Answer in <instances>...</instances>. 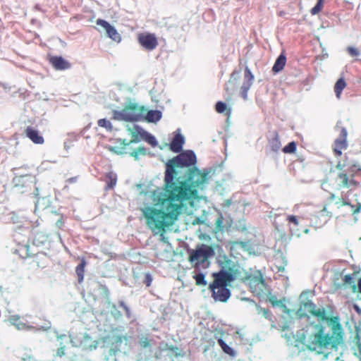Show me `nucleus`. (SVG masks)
Masks as SVG:
<instances>
[{
    "label": "nucleus",
    "mask_w": 361,
    "mask_h": 361,
    "mask_svg": "<svg viewBox=\"0 0 361 361\" xmlns=\"http://www.w3.org/2000/svg\"><path fill=\"white\" fill-rule=\"evenodd\" d=\"M196 161L195 153L187 150L166 163L164 190L171 192V198L183 204L184 201L195 198L197 190L204 188L211 171L198 169L194 166Z\"/></svg>",
    "instance_id": "1"
},
{
    "label": "nucleus",
    "mask_w": 361,
    "mask_h": 361,
    "mask_svg": "<svg viewBox=\"0 0 361 361\" xmlns=\"http://www.w3.org/2000/svg\"><path fill=\"white\" fill-rule=\"evenodd\" d=\"M310 313L322 321H326L327 324H317V331L310 337L309 348L312 350L323 352L329 350H337L338 346L343 343L344 332L338 317H327L324 308L316 309L315 304L311 300L303 302L298 310L300 318L307 316Z\"/></svg>",
    "instance_id": "2"
},
{
    "label": "nucleus",
    "mask_w": 361,
    "mask_h": 361,
    "mask_svg": "<svg viewBox=\"0 0 361 361\" xmlns=\"http://www.w3.org/2000/svg\"><path fill=\"white\" fill-rule=\"evenodd\" d=\"M164 193L166 198L160 200L159 202L165 210L150 206L141 209L148 228L153 233H160L161 235L177 219L183 207L182 202H178L176 198H171V192L164 190Z\"/></svg>",
    "instance_id": "3"
},
{
    "label": "nucleus",
    "mask_w": 361,
    "mask_h": 361,
    "mask_svg": "<svg viewBox=\"0 0 361 361\" xmlns=\"http://www.w3.org/2000/svg\"><path fill=\"white\" fill-rule=\"evenodd\" d=\"M336 168L338 170L336 177L334 178L328 177L327 181L331 182L334 179L338 190L347 188L349 191H352L358 187L359 182L355 180V178L361 174V168L349 161L347 154L343 158L338 159Z\"/></svg>",
    "instance_id": "4"
},
{
    "label": "nucleus",
    "mask_w": 361,
    "mask_h": 361,
    "mask_svg": "<svg viewBox=\"0 0 361 361\" xmlns=\"http://www.w3.org/2000/svg\"><path fill=\"white\" fill-rule=\"evenodd\" d=\"M212 276L214 281L209 286L212 298L216 301L226 302L231 296V291L227 286L234 279L233 274L222 269L213 273Z\"/></svg>",
    "instance_id": "5"
},
{
    "label": "nucleus",
    "mask_w": 361,
    "mask_h": 361,
    "mask_svg": "<svg viewBox=\"0 0 361 361\" xmlns=\"http://www.w3.org/2000/svg\"><path fill=\"white\" fill-rule=\"evenodd\" d=\"M214 255L212 246L206 244L198 245L195 250L189 252L188 260L192 266L196 269L206 268L209 265V259Z\"/></svg>",
    "instance_id": "6"
},
{
    "label": "nucleus",
    "mask_w": 361,
    "mask_h": 361,
    "mask_svg": "<svg viewBox=\"0 0 361 361\" xmlns=\"http://www.w3.org/2000/svg\"><path fill=\"white\" fill-rule=\"evenodd\" d=\"M147 109L136 103H130L121 111H114L113 118L115 120L125 121H142Z\"/></svg>",
    "instance_id": "7"
},
{
    "label": "nucleus",
    "mask_w": 361,
    "mask_h": 361,
    "mask_svg": "<svg viewBox=\"0 0 361 361\" xmlns=\"http://www.w3.org/2000/svg\"><path fill=\"white\" fill-rule=\"evenodd\" d=\"M127 130L129 132L132 139L129 142V144L137 143L141 140H145L152 147H155L157 145V142L155 137L151 134L148 133L143 128L137 125H133L132 126H128Z\"/></svg>",
    "instance_id": "8"
},
{
    "label": "nucleus",
    "mask_w": 361,
    "mask_h": 361,
    "mask_svg": "<svg viewBox=\"0 0 361 361\" xmlns=\"http://www.w3.org/2000/svg\"><path fill=\"white\" fill-rule=\"evenodd\" d=\"M335 199V195L331 193L327 199V202L324 206L323 209L316 213L314 216L316 224L322 226L330 220L333 215L331 205Z\"/></svg>",
    "instance_id": "9"
},
{
    "label": "nucleus",
    "mask_w": 361,
    "mask_h": 361,
    "mask_svg": "<svg viewBox=\"0 0 361 361\" xmlns=\"http://www.w3.org/2000/svg\"><path fill=\"white\" fill-rule=\"evenodd\" d=\"M348 133L345 128H343L341 130L339 137L335 140L332 149L334 154L336 158H339L342 155V151L345 150L348 148L347 142Z\"/></svg>",
    "instance_id": "10"
},
{
    "label": "nucleus",
    "mask_w": 361,
    "mask_h": 361,
    "mask_svg": "<svg viewBox=\"0 0 361 361\" xmlns=\"http://www.w3.org/2000/svg\"><path fill=\"white\" fill-rule=\"evenodd\" d=\"M247 280L252 293L259 294L264 290L266 283L260 271L253 275H250Z\"/></svg>",
    "instance_id": "11"
},
{
    "label": "nucleus",
    "mask_w": 361,
    "mask_h": 361,
    "mask_svg": "<svg viewBox=\"0 0 361 361\" xmlns=\"http://www.w3.org/2000/svg\"><path fill=\"white\" fill-rule=\"evenodd\" d=\"M137 40L139 44L147 50H153L158 45L156 35L149 32H142L138 35Z\"/></svg>",
    "instance_id": "12"
},
{
    "label": "nucleus",
    "mask_w": 361,
    "mask_h": 361,
    "mask_svg": "<svg viewBox=\"0 0 361 361\" xmlns=\"http://www.w3.org/2000/svg\"><path fill=\"white\" fill-rule=\"evenodd\" d=\"M289 224H293V226L290 227L292 232L297 236H300L302 233H307L309 229L307 228H300V218L294 215H288L286 219Z\"/></svg>",
    "instance_id": "13"
},
{
    "label": "nucleus",
    "mask_w": 361,
    "mask_h": 361,
    "mask_svg": "<svg viewBox=\"0 0 361 361\" xmlns=\"http://www.w3.org/2000/svg\"><path fill=\"white\" fill-rule=\"evenodd\" d=\"M96 23L97 25H100L104 29H105L109 37H110L114 41L120 40V35L118 33L117 30L114 28V27L111 25L107 21L99 18L97 20Z\"/></svg>",
    "instance_id": "14"
},
{
    "label": "nucleus",
    "mask_w": 361,
    "mask_h": 361,
    "mask_svg": "<svg viewBox=\"0 0 361 361\" xmlns=\"http://www.w3.org/2000/svg\"><path fill=\"white\" fill-rule=\"evenodd\" d=\"M25 134L34 144L42 145L44 142L43 136L32 126H27L25 129Z\"/></svg>",
    "instance_id": "15"
},
{
    "label": "nucleus",
    "mask_w": 361,
    "mask_h": 361,
    "mask_svg": "<svg viewBox=\"0 0 361 361\" xmlns=\"http://www.w3.org/2000/svg\"><path fill=\"white\" fill-rule=\"evenodd\" d=\"M49 61L54 68L58 71L67 70L71 66V63L68 61L65 60L62 56H50Z\"/></svg>",
    "instance_id": "16"
},
{
    "label": "nucleus",
    "mask_w": 361,
    "mask_h": 361,
    "mask_svg": "<svg viewBox=\"0 0 361 361\" xmlns=\"http://www.w3.org/2000/svg\"><path fill=\"white\" fill-rule=\"evenodd\" d=\"M8 322L14 326L18 330H30L32 326L28 325L21 320V318L18 314L10 315L8 318Z\"/></svg>",
    "instance_id": "17"
},
{
    "label": "nucleus",
    "mask_w": 361,
    "mask_h": 361,
    "mask_svg": "<svg viewBox=\"0 0 361 361\" xmlns=\"http://www.w3.org/2000/svg\"><path fill=\"white\" fill-rule=\"evenodd\" d=\"M184 142V137L181 134L177 133L170 143V149L175 153H179L182 151Z\"/></svg>",
    "instance_id": "18"
},
{
    "label": "nucleus",
    "mask_w": 361,
    "mask_h": 361,
    "mask_svg": "<svg viewBox=\"0 0 361 361\" xmlns=\"http://www.w3.org/2000/svg\"><path fill=\"white\" fill-rule=\"evenodd\" d=\"M268 142L270 149L273 152H278L281 149V144L280 141L279 135L277 131H274L273 133L272 136L271 138L269 139Z\"/></svg>",
    "instance_id": "19"
},
{
    "label": "nucleus",
    "mask_w": 361,
    "mask_h": 361,
    "mask_svg": "<svg viewBox=\"0 0 361 361\" xmlns=\"http://www.w3.org/2000/svg\"><path fill=\"white\" fill-rule=\"evenodd\" d=\"M161 118V113L158 110H149L146 111L144 115L143 120L149 123H154L160 120Z\"/></svg>",
    "instance_id": "20"
},
{
    "label": "nucleus",
    "mask_w": 361,
    "mask_h": 361,
    "mask_svg": "<svg viewBox=\"0 0 361 361\" xmlns=\"http://www.w3.org/2000/svg\"><path fill=\"white\" fill-rule=\"evenodd\" d=\"M286 63V56L284 54H281L276 59L272 71L274 73H279L282 71Z\"/></svg>",
    "instance_id": "21"
},
{
    "label": "nucleus",
    "mask_w": 361,
    "mask_h": 361,
    "mask_svg": "<svg viewBox=\"0 0 361 361\" xmlns=\"http://www.w3.org/2000/svg\"><path fill=\"white\" fill-rule=\"evenodd\" d=\"M336 205L338 209H340L343 206H350L353 209V214L358 213L361 208V204H358V206L355 208V206L348 202L346 197L343 195L338 199V201L336 202Z\"/></svg>",
    "instance_id": "22"
},
{
    "label": "nucleus",
    "mask_w": 361,
    "mask_h": 361,
    "mask_svg": "<svg viewBox=\"0 0 361 361\" xmlns=\"http://www.w3.org/2000/svg\"><path fill=\"white\" fill-rule=\"evenodd\" d=\"M87 262L84 258L81 259L80 263L76 267L75 272L78 276V283H81L84 280L85 268Z\"/></svg>",
    "instance_id": "23"
},
{
    "label": "nucleus",
    "mask_w": 361,
    "mask_h": 361,
    "mask_svg": "<svg viewBox=\"0 0 361 361\" xmlns=\"http://www.w3.org/2000/svg\"><path fill=\"white\" fill-rule=\"evenodd\" d=\"M347 86V83L343 78H339L334 86V92L338 99L341 98L342 91Z\"/></svg>",
    "instance_id": "24"
},
{
    "label": "nucleus",
    "mask_w": 361,
    "mask_h": 361,
    "mask_svg": "<svg viewBox=\"0 0 361 361\" xmlns=\"http://www.w3.org/2000/svg\"><path fill=\"white\" fill-rule=\"evenodd\" d=\"M147 154V149L143 146H140L137 149L133 150L130 153V155L133 157L135 160H138L140 156H145Z\"/></svg>",
    "instance_id": "25"
},
{
    "label": "nucleus",
    "mask_w": 361,
    "mask_h": 361,
    "mask_svg": "<svg viewBox=\"0 0 361 361\" xmlns=\"http://www.w3.org/2000/svg\"><path fill=\"white\" fill-rule=\"evenodd\" d=\"M215 109L219 114H225L229 115L231 109L227 106L226 104L223 102H218L216 104Z\"/></svg>",
    "instance_id": "26"
},
{
    "label": "nucleus",
    "mask_w": 361,
    "mask_h": 361,
    "mask_svg": "<svg viewBox=\"0 0 361 361\" xmlns=\"http://www.w3.org/2000/svg\"><path fill=\"white\" fill-rule=\"evenodd\" d=\"M218 343L225 353L231 356H235V353L234 350L231 348L230 346H228L223 339L219 338L218 340Z\"/></svg>",
    "instance_id": "27"
},
{
    "label": "nucleus",
    "mask_w": 361,
    "mask_h": 361,
    "mask_svg": "<svg viewBox=\"0 0 361 361\" xmlns=\"http://www.w3.org/2000/svg\"><path fill=\"white\" fill-rule=\"evenodd\" d=\"M252 83L251 82L245 81L243 82V85L241 86L240 94H241V97L244 99H247V92H248L249 90L250 89V87H252Z\"/></svg>",
    "instance_id": "28"
},
{
    "label": "nucleus",
    "mask_w": 361,
    "mask_h": 361,
    "mask_svg": "<svg viewBox=\"0 0 361 361\" xmlns=\"http://www.w3.org/2000/svg\"><path fill=\"white\" fill-rule=\"evenodd\" d=\"M252 83L251 82L245 81L243 82V85L241 86L240 94H241V97L244 99H247V92H248L249 90L250 89V87H252Z\"/></svg>",
    "instance_id": "29"
},
{
    "label": "nucleus",
    "mask_w": 361,
    "mask_h": 361,
    "mask_svg": "<svg viewBox=\"0 0 361 361\" xmlns=\"http://www.w3.org/2000/svg\"><path fill=\"white\" fill-rule=\"evenodd\" d=\"M97 124L99 127L105 128L109 132H111L114 129L111 123L106 118L98 120Z\"/></svg>",
    "instance_id": "30"
},
{
    "label": "nucleus",
    "mask_w": 361,
    "mask_h": 361,
    "mask_svg": "<svg viewBox=\"0 0 361 361\" xmlns=\"http://www.w3.org/2000/svg\"><path fill=\"white\" fill-rule=\"evenodd\" d=\"M269 302H271V304L275 307V306H281L283 309V311L284 312L287 313V314H289L290 313V310L288 308H287V307L286 306L285 304H283L281 300H279L276 298V297L273 296V297H271L269 298Z\"/></svg>",
    "instance_id": "31"
},
{
    "label": "nucleus",
    "mask_w": 361,
    "mask_h": 361,
    "mask_svg": "<svg viewBox=\"0 0 361 361\" xmlns=\"http://www.w3.org/2000/svg\"><path fill=\"white\" fill-rule=\"evenodd\" d=\"M106 188L112 189L116 184V176L112 173H109L106 176Z\"/></svg>",
    "instance_id": "32"
},
{
    "label": "nucleus",
    "mask_w": 361,
    "mask_h": 361,
    "mask_svg": "<svg viewBox=\"0 0 361 361\" xmlns=\"http://www.w3.org/2000/svg\"><path fill=\"white\" fill-rule=\"evenodd\" d=\"M296 149V142L293 141L288 143L287 145H286L282 150L285 154H293L295 152Z\"/></svg>",
    "instance_id": "33"
},
{
    "label": "nucleus",
    "mask_w": 361,
    "mask_h": 361,
    "mask_svg": "<svg viewBox=\"0 0 361 361\" xmlns=\"http://www.w3.org/2000/svg\"><path fill=\"white\" fill-rule=\"evenodd\" d=\"M324 0H318L317 4L311 9L312 15L318 14L324 7Z\"/></svg>",
    "instance_id": "34"
},
{
    "label": "nucleus",
    "mask_w": 361,
    "mask_h": 361,
    "mask_svg": "<svg viewBox=\"0 0 361 361\" xmlns=\"http://www.w3.org/2000/svg\"><path fill=\"white\" fill-rule=\"evenodd\" d=\"M29 248L30 246L27 245H25L24 246H22L18 250H17V252H18L19 255L23 258H27L30 256L29 253Z\"/></svg>",
    "instance_id": "35"
},
{
    "label": "nucleus",
    "mask_w": 361,
    "mask_h": 361,
    "mask_svg": "<svg viewBox=\"0 0 361 361\" xmlns=\"http://www.w3.org/2000/svg\"><path fill=\"white\" fill-rule=\"evenodd\" d=\"M193 278L195 280L196 285L204 286L207 285V281H205L204 275L203 274L199 273L197 274H195L193 276Z\"/></svg>",
    "instance_id": "36"
},
{
    "label": "nucleus",
    "mask_w": 361,
    "mask_h": 361,
    "mask_svg": "<svg viewBox=\"0 0 361 361\" xmlns=\"http://www.w3.org/2000/svg\"><path fill=\"white\" fill-rule=\"evenodd\" d=\"M244 78L245 81L251 82L252 83H253L255 77L248 67H246L245 68Z\"/></svg>",
    "instance_id": "37"
},
{
    "label": "nucleus",
    "mask_w": 361,
    "mask_h": 361,
    "mask_svg": "<svg viewBox=\"0 0 361 361\" xmlns=\"http://www.w3.org/2000/svg\"><path fill=\"white\" fill-rule=\"evenodd\" d=\"M152 339H149L147 337H143L140 339L139 343L142 348H147L151 345Z\"/></svg>",
    "instance_id": "38"
},
{
    "label": "nucleus",
    "mask_w": 361,
    "mask_h": 361,
    "mask_svg": "<svg viewBox=\"0 0 361 361\" xmlns=\"http://www.w3.org/2000/svg\"><path fill=\"white\" fill-rule=\"evenodd\" d=\"M347 51L351 56H357L360 54L359 50L353 47H348Z\"/></svg>",
    "instance_id": "39"
},
{
    "label": "nucleus",
    "mask_w": 361,
    "mask_h": 361,
    "mask_svg": "<svg viewBox=\"0 0 361 361\" xmlns=\"http://www.w3.org/2000/svg\"><path fill=\"white\" fill-rule=\"evenodd\" d=\"M343 281L347 284H352L354 283L353 277L351 274H347L344 276Z\"/></svg>",
    "instance_id": "40"
},
{
    "label": "nucleus",
    "mask_w": 361,
    "mask_h": 361,
    "mask_svg": "<svg viewBox=\"0 0 361 361\" xmlns=\"http://www.w3.org/2000/svg\"><path fill=\"white\" fill-rule=\"evenodd\" d=\"M152 281V278L149 274H147L145 275L144 283L147 287H149L151 286Z\"/></svg>",
    "instance_id": "41"
},
{
    "label": "nucleus",
    "mask_w": 361,
    "mask_h": 361,
    "mask_svg": "<svg viewBox=\"0 0 361 361\" xmlns=\"http://www.w3.org/2000/svg\"><path fill=\"white\" fill-rule=\"evenodd\" d=\"M64 355H65V347L64 346L61 347L57 349L56 353V355L57 357H62Z\"/></svg>",
    "instance_id": "42"
},
{
    "label": "nucleus",
    "mask_w": 361,
    "mask_h": 361,
    "mask_svg": "<svg viewBox=\"0 0 361 361\" xmlns=\"http://www.w3.org/2000/svg\"><path fill=\"white\" fill-rule=\"evenodd\" d=\"M64 224L63 218L61 216V217L56 222V226L58 228H61Z\"/></svg>",
    "instance_id": "43"
},
{
    "label": "nucleus",
    "mask_w": 361,
    "mask_h": 361,
    "mask_svg": "<svg viewBox=\"0 0 361 361\" xmlns=\"http://www.w3.org/2000/svg\"><path fill=\"white\" fill-rule=\"evenodd\" d=\"M355 342L358 347H361L360 337L358 334H357L355 337Z\"/></svg>",
    "instance_id": "44"
},
{
    "label": "nucleus",
    "mask_w": 361,
    "mask_h": 361,
    "mask_svg": "<svg viewBox=\"0 0 361 361\" xmlns=\"http://www.w3.org/2000/svg\"><path fill=\"white\" fill-rule=\"evenodd\" d=\"M262 312H263V315L266 317V318H268L269 317V315L271 314L269 310L267 309H263L262 310Z\"/></svg>",
    "instance_id": "45"
},
{
    "label": "nucleus",
    "mask_w": 361,
    "mask_h": 361,
    "mask_svg": "<svg viewBox=\"0 0 361 361\" xmlns=\"http://www.w3.org/2000/svg\"><path fill=\"white\" fill-rule=\"evenodd\" d=\"M358 292L361 293V278L358 280L357 283Z\"/></svg>",
    "instance_id": "46"
},
{
    "label": "nucleus",
    "mask_w": 361,
    "mask_h": 361,
    "mask_svg": "<svg viewBox=\"0 0 361 361\" xmlns=\"http://www.w3.org/2000/svg\"><path fill=\"white\" fill-rule=\"evenodd\" d=\"M77 180V177H73V178H70L69 179H68V183H73V182H75Z\"/></svg>",
    "instance_id": "47"
},
{
    "label": "nucleus",
    "mask_w": 361,
    "mask_h": 361,
    "mask_svg": "<svg viewBox=\"0 0 361 361\" xmlns=\"http://www.w3.org/2000/svg\"><path fill=\"white\" fill-rule=\"evenodd\" d=\"M23 178V176L16 177V178H15V180H16V181H20V179H21V178Z\"/></svg>",
    "instance_id": "48"
},
{
    "label": "nucleus",
    "mask_w": 361,
    "mask_h": 361,
    "mask_svg": "<svg viewBox=\"0 0 361 361\" xmlns=\"http://www.w3.org/2000/svg\"><path fill=\"white\" fill-rule=\"evenodd\" d=\"M355 288H356V286H355V285H353V289L355 290Z\"/></svg>",
    "instance_id": "49"
}]
</instances>
